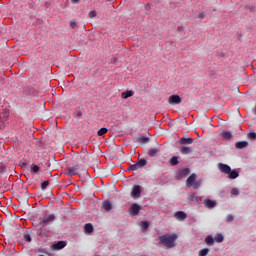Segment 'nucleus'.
Masks as SVG:
<instances>
[{
  "label": "nucleus",
  "mask_w": 256,
  "mask_h": 256,
  "mask_svg": "<svg viewBox=\"0 0 256 256\" xmlns=\"http://www.w3.org/2000/svg\"><path fill=\"white\" fill-rule=\"evenodd\" d=\"M158 239H159V245H164V247L171 249L175 247V241H177L178 236L176 233L164 234L162 236H159Z\"/></svg>",
  "instance_id": "obj_1"
},
{
  "label": "nucleus",
  "mask_w": 256,
  "mask_h": 256,
  "mask_svg": "<svg viewBox=\"0 0 256 256\" xmlns=\"http://www.w3.org/2000/svg\"><path fill=\"white\" fill-rule=\"evenodd\" d=\"M218 169L221 173L228 175V179H237L239 177V170L231 169V166L228 164L218 163Z\"/></svg>",
  "instance_id": "obj_2"
},
{
  "label": "nucleus",
  "mask_w": 256,
  "mask_h": 256,
  "mask_svg": "<svg viewBox=\"0 0 256 256\" xmlns=\"http://www.w3.org/2000/svg\"><path fill=\"white\" fill-rule=\"evenodd\" d=\"M141 211V205L137 204V203H133L131 204L128 213L131 217H136V215H139Z\"/></svg>",
  "instance_id": "obj_3"
},
{
  "label": "nucleus",
  "mask_w": 256,
  "mask_h": 256,
  "mask_svg": "<svg viewBox=\"0 0 256 256\" xmlns=\"http://www.w3.org/2000/svg\"><path fill=\"white\" fill-rule=\"evenodd\" d=\"M55 221V216L53 214H50L47 218H44L39 222V227L43 229L44 227H47L51 222Z\"/></svg>",
  "instance_id": "obj_4"
},
{
  "label": "nucleus",
  "mask_w": 256,
  "mask_h": 256,
  "mask_svg": "<svg viewBox=\"0 0 256 256\" xmlns=\"http://www.w3.org/2000/svg\"><path fill=\"white\" fill-rule=\"evenodd\" d=\"M77 173H79V165L69 166L66 169L65 175H68L69 177H73V175H77Z\"/></svg>",
  "instance_id": "obj_5"
},
{
  "label": "nucleus",
  "mask_w": 256,
  "mask_h": 256,
  "mask_svg": "<svg viewBox=\"0 0 256 256\" xmlns=\"http://www.w3.org/2000/svg\"><path fill=\"white\" fill-rule=\"evenodd\" d=\"M132 199H139L141 197V187L139 185H134L131 191Z\"/></svg>",
  "instance_id": "obj_6"
},
{
  "label": "nucleus",
  "mask_w": 256,
  "mask_h": 256,
  "mask_svg": "<svg viewBox=\"0 0 256 256\" xmlns=\"http://www.w3.org/2000/svg\"><path fill=\"white\" fill-rule=\"evenodd\" d=\"M189 173H191V170H189V168L180 169L176 172V179H183L187 177Z\"/></svg>",
  "instance_id": "obj_7"
},
{
  "label": "nucleus",
  "mask_w": 256,
  "mask_h": 256,
  "mask_svg": "<svg viewBox=\"0 0 256 256\" xmlns=\"http://www.w3.org/2000/svg\"><path fill=\"white\" fill-rule=\"evenodd\" d=\"M168 103L170 105H179V103H181V97L179 95H171L168 98Z\"/></svg>",
  "instance_id": "obj_8"
},
{
  "label": "nucleus",
  "mask_w": 256,
  "mask_h": 256,
  "mask_svg": "<svg viewBox=\"0 0 256 256\" xmlns=\"http://www.w3.org/2000/svg\"><path fill=\"white\" fill-rule=\"evenodd\" d=\"M196 179H197V175L195 173L191 174L186 180V187H193Z\"/></svg>",
  "instance_id": "obj_9"
},
{
  "label": "nucleus",
  "mask_w": 256,
  "mask_h": 256,
  "mask_svg": "<svg viewBox=\"0 0 256 256\" xmlns=\"http://www.w3.org/2000/svg\"><path fill=\"white\" fill-rule=\"evenodd\" d=\"M174 217L177 221H185L187 219V213L184 211H177L175 212Z\"/></svg>",
  "instance_id": "obj_10"
},
{
  "label": "nucleus",
  "mask_w": 256,
  "mask_h": 256,
  "mask_svg": "<svg viewBox=\"0 0 256 256\" xmlns=\"http://www.w3.org/2000/svg\"><path fill=\"white\" fill-rule=\"evenodd\" d=\"M220 136L222 137V139L224 141H231V139H233V134L227 130H224Z\"/></svg>",
  "instance_id": "obj_11"
},
{
  "label": "nucleus",
  "mask_w": 256,
  "mask_h": 256,
  "mask_svg": "<svg viewBox=\"0 0 256 256\" xmlns=\"http://www.w3.org/2000/svg\"><path fill=\"white\" fill-rule=\"evenodd\" d=\"M67 247V242L65 241H58L53 245V248L56 249V251H61V249H65Z\"/></svg>",
  "instance_id": "obj_12"
},
{
  "label": "nucleus",
  "mask_w": 256,
  "mask_h": 256,
  "mask_svg": "<svg viewBox=\"0 0 256 256\" xmlns=\"http://www.w3.org/2000/svg\"><path fill=\"white\" fill-rule=\"evenodd\" d=\"M204 205L205 207H207V209H213L214 207H216L217 202H215V200L205 199Z\"/></svg>",
  "instance_id": "obj_13"
},
{
  "label": "nucleus",
  "mask_w": 256,
  "mask_h": 256,
  "mask_svg": "<svg viewBox=\"0 0 256 256\" xmlns=\"http://www.w3.org/2000/svg\"><path fill=\"white\" fill-rule=\"evenodd\" d=\"M192 143H193V138L182 137L179 139L180 145H192Z\"/></svg>",
  "instance_id": "obj_14"
},
{
  "label": "nucleus",
  "mask_w": 256,
  "mask_h": 256,
  "mask_svg": "<svg viewBox=\"0 0 256 256\" xmlns=\"http://www.w3.org/2000/svg\"><path fill=\"white\" fill-rule=\"evenodd\" d=\"M204 243H206L208 247H213V245L215 244V238H213V236L211 235H208L206 236Z\"/></svg>",
  "instance_id": "obj_15"
},
{
  "label": "nucleus",
  "mask_w": 256,
  "mask_h": 256,
  "mask_svg": "<svg viewBox=\"0 0 256 256\" xmlns=\"http://www.w3.org/2000/svg\"><path fill=\"white\" fill-rule=\"evenodd\" d=\"M133 95H135V92L133 90H128L125 92L121 93V98L122 99H129V97H133Z\"/></svg>",
  "instance_id": "obj_16"
},
{
  "label": "nucleus",
  "mask_w": 256,
  "mask_h": 256,
  "mask_svg": "<svg viewBox=\"0 0 256 256\" xmlns=\"http://www.w3.org/2000/svg\"><path fill=\"white\" fill-rule=\"evenodd\" d=\"M180 153H182V155H189V154L193 153V149H191V147L182 146L180 148Z\"/></svg>",
  "instance_id": "obj_17"
},
{
  "label": "nucleus",
  "mask_w": 256,
  "mask_h": 256,
  "mask_svg": "<svg viewBox=\"0 0 256 256\" xmlns=\"http://www.w3.org/2000/svg\"><path fill=\"white\" fill-rule=\"evenodd\" d=\"M249 145V142L247 141H239L235 143L236 149H245Z\"/></svg>",
  "instance_id": "obj_18"
},
{
  "label": "nucleus",
  "mask_w": 256,
  "mask_h": 256,
  "mask_svg": "<svg viewBox=\"0 0 256 256\" xmlns=\"http://www.w3.org/2000/svg\"><path fill=\"white\" fill-rule=\"evenodd\" d=\"M149 142V137L142 136L136 139V143H140V145H147Z\"/></svg>",
  "instance_id": "obj_19"
},
{
  "label": "nucleus",
  "mask_w": 256,
  "mask_h": 256,
  "mask_svg": "<svg viewBox=\"0 0 256 256\" xmlns=\"http://www.w3.org/2000/svg\"><path fill=\"white\" fill-rule=\"evenodd\" d=\"M103 209H105V211H111V209H113V204H111L109 200H106L103 202Z\"/></svg>",
  "instance_id": "obj_20"
},
{
  "label": "nucleus",
  "mask_w": 256,
  "mask_h": 256,
  "mask_svg": "<svg viewBox=\"0 0 256 256\" xmlns=\"http://www.w3.org/2000/svg\"><path fill=\"white\" fill-rule=\"evenodd\" d=\"M214 241H216V243H223V241H225V237L223 234L217 233L214 237Z\"/></svg>",
  "instance_id": "obj_21"
},
{
  "label": "nucleus",
  "mask_w": 256,
  "mask_h": 256,
  "mask_svg": "<svg viewBox=\"0 0 256 256\" xmlns=\"http://www.w3.org/2000/svg\"><path fill=\"white\" fill-rule=\"evenodd\" d=\"M94 229H93V224L91 223H87L84 225V232L85 233H93Z\"/></svg>",
  "instance_id": "obj_22"
},
{
  "label": "nucleus",
  "mask_w": 256,
  "mask_h": 256,
  "mask_svg": "<svg viewBox=\"0 0 256 256\" xmlns=\"http://www.w3.org/2000/svg\"><path fill=\"white\" fill-rule=\"evenodd\" d=\"M169 163L172 167H175V165L179 164V157L173 156L172 158H170Z\"/></svg>",
  "instance_id": "obj_23"
},
{
  "label": "nucleus",
  "mask_w": 256,
  "mask_h": 256,
  "mask_svg": "<svg viewBox=\"0 0 256 256\" xmlns=\"http://www.w3.org/2000/svg\"><path fill=\"white\" fill-rule=\"evenodd\" d=\"M136 165L141 169L143 167H145V165H147V160L142 158V159H139L137 162H136Z\"/></svg>",
  "instance_id": "obj_24"
},
{
  "label": "nucleus",
  "mask_w": 256,
  "mask_h": 256,
  "mask_svg": "<svg viewBox=\"0 0 256 256\" xmlns=\"http://www.w3.org/2000/svg\"><path fill=\"white\" fill-rule=\"evenodd\" d=\"M30 171H31V173H39V171H41V167H39L35 164H32L30 166Z\"/></svg>",
  "instance_id": "obj_25"
},
{
  "label": "nucleus",
  "mask_w": 256,
  "mask_h": 256,
  "mask_svg": "<svg viewBox=\"0 0 256 256\" xmlns=\"http://www.w3.org/2000/svg\"><path fill=\"white\" fill-rule=\"evenodd\" d=\"M158 153H159V149L157 148H153L148 151L149 157H155V155H157Z\"/></svg>",
  "instance_id": "obj_26"
},
{
  "label": "nucleus",
  "mask_w": 256,
  "mask_h": 256,
  "mask_svg": "<svg viewBox=\"0 0 256 256\" xmlns=\"http://www.w3.org/2000/svg\"><path fill=\"white\" fill-rule=\"evenodd\" d=\"M108 131H109V129L103 127L100 130H98L97 135H98V137H103V135H105Z\"/></svg>",
  "instance_id": "obj_27"
},
{
  "label": "nucleus",
  "mask_w": 256,
  "mask_h": 256,
  "mask_svg": "<svg viewBox=\"0 0 256 256\" xmlns=\"http://www.w3.org/2000/svg\"><path fill=\"white\" fill-rule=\"evenodd\" d=\"M198 255L199 256H207V255H209V248H203V249L199 250Z\"/></svg>",
  "instance_id": "obj_28"
},
{
  "label": "nucleus",
  "mask_w": 256,
  "mask_h": 256,
  "mask_svg": "<svg viewBox=\"0 0 256 256\" xmlns=\"http://www.w3.org/2000/svg\"><path fill=\"white\" fill-rule=\"evenodd\" d=\"M141 229H142V231H147L149 229V222L142 221L141 222Z\"/></svg>",
  "instance_id": "obj_29"
},
{
  "label": "nucleus",
  "mask_w": 256,
  "mask_h": 256,
  "mask_svg": "<svg viewBox=\"0 0 256 256\" xmlns=\"http://www.w3.org/2000/svg\"><path fill=\"white\" fill-rule=\"evenodd\" d=\"M201 180H197L194 182V184H192L193 189H199V187H201Z\"/></svg>",
  "instance_id": "obj_30"
},
{
  "label": "nucleus",
  "mask_w": 256,
  "mask_h": 256,
  "mask_svg": "<svg viewBox=\"0 0 256 256\" xmlns=\"http://www.w3.org/2000/svg\"><path fill=\"white\" fill-rule=\"evenodd\" d=\"M235 219V217H233V214H228L226 216V223H232V221Z\"/></svg>",
  "instance_id": "obj_31"
},
{
  "label": "nucleus",
  "mask_w": 256,
  "mask_h": 256,
  "mask_svg": "<svg viewBox=\"0 0 256 256\" xmlns=\"http://www.w3.org/2000/svg\"><path fill=\"white\" fill-rule=\"evenodd\" d=\"M138 168H139V166L137 165V163L136 164H132L128 168V171H137Z\"/></svg>",
  "instance_id": "obj_32"
},
{
  "label": "nucleus",
  "mask_w": 256,
  "mask_h": 256,
  "mask_svg": "<svg viewBox=\"0 0 256 256\" xmlns=\"http://www.w3.org/2000/svg\"><path fill=\"white\" fill-rule=\"evenodd\" d=\"M231 195L234 196V197H237V195H239V189H237L235 187L232 188Z\"/></svg>",
  "instance_id": "obj_33"
},
{
  "label": "nucleus",
  "mask_w": 256,
  "mask_h": 256,
  "mask_svg": "<svg viewBox=\"0 0 256 256\" xmlns=\"http://www.w3.org/2000/svg\"><path fill=\"white\" fill-rule=\"evenodd\" d=\"M48 186H49V181H44V182H42V184H41V189H42V190H45V189H47Z\"/></svg>",
  "instance_id": "obj_34"
},
{
  "label": "nucleus",
  "mask_w": 256,
  "mask_h": 256,
  "mask_svg": "<svg viewBox=\"0 0 256 256\" xmlns=\"http://www.w3.org/2000/svg\"><path fill=\"white\" fill-rule=\"evenodd\" d=\"M247 137H248V139H256V133L255 132H250V133H248V135H247Z\"/></svg>",
  "instance_id": "obj_35"
},
{
  "label": "nucleus",
  "mask_w": 256,
  "mask_h": 256,
  "mask_svg": "<svg viewBox=\"0 0 256 256\" xmlns=\"http://www.w3.org/2000/svg\"><path fill=\"white\" fill-rule=\"evenodd\" d=\"M89 17L93 19V17H97V12L95 10H92L89 12Z\"/></svg>",
  "instance_id": "obj_36"
},
{
  "label": "nucleus",
  "mask_w": 256,
  "mask_h": 256,
  "mask_svg": "<svg viewBox=\"0 0 256 256\" xmlns=\"http://www.w3.org/2000/svg\"><path fill=\"white\" fill-rule=\"evenodd\" d=\"M24 240L26 241V243H31V235L29 234L24 235Z\"/></svg>",
  "instance_id": "obj_37"
},
{
  "label": "nucleus",
  "mask_w": 256,
  "mask_h": 256,
  "mask_svg": "<svg viewBox=\"0 0 256 256\" xmlns=\"http://www.w3.org/2000/svg\"><path fill=\"white\" fill-rule=\"evenodd\" d=\"M70 27L75 29V27H77V23L75 21H70Z\"/></svg>",
  "instance_id": "obj_38"
},
{
  "label": "nucleus",
  "mask_w": 256,
  "mask_h": 256,
  "mask_svg": "<svg viewBox=\"0 0 256 256\" xmlns=\"http://www.w3.org/2000/svg\"><path fill=\"white\" fill-rule=\"evenodd\" d=\"M188 200L189 201H194L195 200V194L189 195Z\"/></svg>",
  "instance_id": "obj_39"
},
{
  "label": "nucleus",
  "mask_w": 256,
  "mask_h": 256,
  "mask_svg": "<svg viewBox=\"0 0 256 256\" xmlns=\"http://www.w3.org/2000/svg\"><path fill=\"white\" fill-rule=\"evenodd\" d=\"M199 19H205V13L201 12L198 15Z\"/></svg>",
  "instance_id": "obj_40"
},
{
  "label": "nucleus",
  "mask_w": 256,
  "mask_h": 256,
  "mask_svg": "<svg viewBox=\"0 0 256 256\" xmlns=\"http://www.w3.org/2000/svg\"><path fill=\"white\" fill-rule=\"evenodd\" d=\"M71 3H74V4L79 3V0H71Z\"/></svg>",
  "instance_id": "obj_41"
},
{
  "label": "nucleus",
  "mask_w": 256,
  "mask_h": 256,
  "mask_svg": "<svg viewBox=\"0 0 256 256\" xmlns=\"http://www.w3.org/2000/svg\"><path fill=\"white\" fill-rule=\"evenodd\" d=\"M107 1H111V0H107Z\"/></svg>",
  "instance_id": "obj_42"
}]
</instances>
